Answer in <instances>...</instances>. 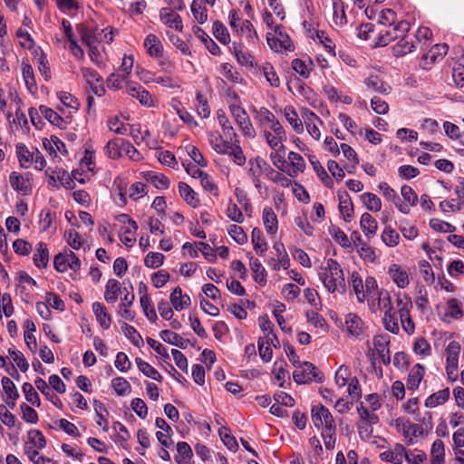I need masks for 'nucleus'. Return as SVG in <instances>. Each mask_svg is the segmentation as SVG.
<instances>
[{
    "instance_id": "nucleus-6",
    "label": "nucleus",
    "mask_w": 464,
    "mask_h": 464,
    "mask_svg": "<svg viewBox=\"0 0 464 464\" xmlns=\"http://www.w3.org/2000/svg\"><path fill=\"white\" fill-rule=\"evenodd\" d=\"M229 110L243 134L249 138H255L256 130L245 109L240 106L232 104L229 106Z\"/></svg>"
},
{
    "instance_id": "nucleus-23",
    "label": "nucleus",
    "mask_w": 464,
    "mask_h": 464,
    "mask_svg": "<svg viewBox=\"0 0 464 464\" xmlns=\"http://www.w3.org/2000/svg\"><path fill=\"white\" fill-rule=\"evenodd\" d=\"M144 46L150 56L160 57L163 53L162 44L155 34H150L145 38Z\"/></svg>"
},
{
    "instance_id": "nucleus-54",
    "label": "nucleus",
    "mask_w": 464,
    "mask_h": 464,
    "mask_svg": "<svg viewBox=\"0 0 464 464\" xmlns=\"http://www.w3.org/2000/svg\"><path fill=\"white\" fill-rule=\"evenodd\" d=\"M382 240L388 246H396L399 244L400 236L393 228L388 227L382 234Z\"/></svg>"
},
{
    "instance_id": "nucleus-48",
    "label": "nucleus",
    "mask_w": 464,
    "mask_h": 464,
    "mask_svg": "<svg viewBox=\"0 0 464 464\" xmlns=\"http://www.w3.org/2000/svg\"><path fill=\"white\" fill-rule=\"evenodd\" d=\"M288 160L295 169L293 172H289V176L295 177L298 171H304L305 168V162L300 154L291 151L288 154Z\"/></svg>"
},
{
    "instance_id": "nucleus-8",
    "label": "nucleus",
    "mask_w": 464,
    "mask_h": 464,
    "mask_svg": "<svg viewBox=\"0 0 464 464\" xmlns=\"http://www.w3.org/2000/svg\"><path fill=\"white\" fill-rule=\"evenodd\" d=\"M363 322L355 314H348L345 319V326L347 333L355 338L361 339L363 336L364 328Z\"/></svg>"
},
{
    "instance_id": "nucleus-29",
    "label": "nucleus",
    "mask_w": 464,
    "mask_h": 464,
    "mask_svg": "<svg viewBox=\"0 0 464 464\" xmlns=\"http://www.w3.org/2000/svg\"><path fill=\"white\" fill-rule=\"evenodd\" d=\"M178 455L175 456V460L178 464H188L193 452L190 446L184 441H179L177 444Z\"/></svg>"
},
{
    "instance_id": "nucleus-63",
    "label": "nucleus",
    "mask_w": 464,
    "mask_h": 464,
    "mask_svg": "<svg viewBox=\"0 0 464 464\" xmlns=\"http://www.w3.org/2000/svg\"><path fill=\"white\" fill-rule=\"evenodd\" d=\"M24 452L34 464H46L52 461L51 459L45 458L44 456H40L38 450L33 449L32 447H26L24 449Z\"/></svg>"
},
{
    "instance_id": "nucleus-62",
    "label": "nucleus",
    "mask_w": 464,
    "mask_h": 464,
    "mask_svg": "<svg viewBox=\"0 0 464 464\" xmlns=\"http://www.w3.org/2000/svg\"><path fill=\"white\" fill-rule=\"evenodd\" d=\"M263 72L266 79V81L270 83L273 87H278L280 84L279 77L277 76L276 72H275L273 66L270 63H266L263 66Z\"/></svg>"
},
{
    "instance_id": "nucleus-21",
    "label": "nucleus",
    "mask_w": 464,
    "mask_h": 464,
    "mask_svg": "<svg viewBox=\"0 0 464 464\" xmlns=\"http://www.w3.org/2000/svg\"><path fill=\"white\" fill-rule=\"evenodd\" d=\"M263 222L266 227V230L268 234L274 235L277 231V217L273 211L272 208L266 207L263 209Z\"/></svg>"
},
{
    "instance_id": "nucleus-10",
    "label": "nucleus",
    "mask_w": 464,
    "mask_h": 464,
    "mask_svg": "<svg viewBox=\"0 0 464 464\" xmlns=\"http://www.w3.org/2000/svg\"><path fill=\"white\" fill-rule=\"evenodd\" d=\"M388 273L398 287L405 288L409 285V275L401 266L392 264L390 266Z\"/></svg>"
},
{
    "instance_id": "nucleus-32",
    "label": "nucleus",
    "mask_w": 464,
    "mask_h": 464,
    "mask_svg": "<svg viewBox=\"0 0 464 464\" xmlns=\"http://www.w3.org/2000/svg\"><path fill=\"white\" fill-rule=\"evenodd\" d=\"M136 364L139 370L147 377L151 378L159 382H162V376L160 373L152 367L150 363L143 361L141 358H136Z\"/></svg>"
},
{
    "instance_id": "nucleus-44",
    "label": "nucleus",
    "mask_w": 464,
    "mask_h": 464,
    "mask_svg": "<svg viewBox=\"0 0 464 464\" xmlns=\"http://www.w3.org/2000/svg\"><path fill=\"white\" fill-rule=\"evenodd\" d=\"M121 330L125 336L137 347H140L143 343L141 335L138 331L127 323L121 324Z\"/></svg>"
},
{
    "instance_id": "nucleus-40",
    "label": "nucleus",
    "mask_w": 464,
    "mask_h": 464,
    "mask_svg": "<svg viewBox=\"0 0 464 464\" xmlns=\"http://www.w3.org/2000/svg\"><path fill=\"white\" fill-rule=\"evenodd\" d=\"M366 208L370 211L378 212L382 208L381 199L373 193L366 192L361 196Z\"/></svg>"
},
{
    "instance_id": "nucleus-51",
    "label": "nucleus",
    "mask_w": 464,
    "mask_h": 464,
    "mask_svg": "<svg viewBox=\"0 0 464 464\" xmlns=\"http://www.w3.org/2000/svg\"><path fill=\"white\" fill-rule=\"evenodd\" d=\"M249 172L255 177V181L258 182L257 176H259L262 171H265L267 162L262 158L256 157L249 160Z\"/></svg>"
},
{
    "instance_id": "nucleus-33",
    "label": "nucleus",
    "mask_w": 464,
    "mask_h": 464,
    "mask_svg": "<svg viewBox=\"0 0 464 464\" xmlns=\"http://www.w3.org/2000/svg\"><path fill=\"white\" fill-rule=\"evenodd\" d=\"M49 262V251L47 246L40 242L34 256V263L37 267H46Z\"/></svg>"
},
{
    "instance_id": "nucleus-26",
    "label": "nucleus",
    "mask_w": 464,
    "mask_h": 464,
    "mask_svg": "<svg viewBox=\"0 0 464 464\" xmlns=\"http://www.w3.org/2000/svg\"><path fill=\"white\" fill-rule=\"evenodd\" d=\"M343 198L341 193H338L339 197V210L346 222H350L353 214V205L349 198V195L344 191Z\"/></svg>"
},
{
    "instance_id": "nucleus-9",
    "label": "nucleus",
    "mask_w": 464,
    "mask_h": 464,
    "mask_svg": "<svg viewBox=\"0 0 464 464\" xmlns=\"http://www.w3.org/2000/svg\"><path fill=\"white\" fill-rule=\"evenodd\" d=\"M364 84L368 91L376 92L382 94H389L392 91V87L382 81L378 75H370L364 80Z\"/></svg>"
},
{
    "instance_id": "nucleus-39",
    "label": "nucleus",
    "mask_w": 464,
    "mask_h": 464,
    "mask_svg": "<svg viewBox=\"0 0 464 464\" xmlns=\"http://www.w3.org/2000/svg\"><path fill=\"white\" fill-rule=\"evenodd\" d=\"M264 136L268 145L276 151L285 150L283 141L286 140V135H276L268 130H264Z\"/></svg>"
},
{
    "instance_id": "nucleus-15",
    "label": "nucleus",
    "mask_w": 464,
    "mask_h": 464,
    "mask_svg": "<svg viewBox=\"0 0 464 464\" xmlns=\"http://www.w3.org/2000/svg\"><path fill=\"white\" fill-rule=\"evenodd\" d=\"M360 227L363 234L371 238L375 236L378 228L377 221L369 213H363L361 217Z\"/></svg>"
},
{
    "instance_id": "nucleus-25",
    "label": "nucleus",
    "mask_w": 464,
    "mask_h": 464,
    "mask_svg": "<svg viewBox=\"0 0 464 464\" xmlns=\"http://www.w3.org/2000/svg\"><path fill=\"white\" fill-rule=\"evenodd\" d=\"M146 181L153 184L159 189H167L169 186V179L161 173L155 171H148L144 173Z\"/></svg>"
},
{
    "instance_id": "nucleus-18",
    "label": "nucleus",
    "mask_w": 464,
    "mask_h": 464,
    "mask_svg": "<svg viewBox=\"0 0 464 464\" xmlns=\"http://www.w3.org/2000/svg\"><path fill=\"white\" fill-rule=\"evenodd\" d=\"M208 141L212 149L219 154H227L230 148V142L224 140L222 136L217 131L208 134Z\"/></svg>"
},
{
    "instance_id": "nucleus-12",
    "label": "nucleus",
    "mask_w": 464,
    "mask_h": 464,
    "mask_svg": "<svg viewBox=\"0 0 464 464\" xmlns=\"http://www.w3.org/2000/svg\"><path fill=\"white\" fill-rule=\"evenodd\" d=\"M76 30L81 35V39L83 44L89 47L98 41L97 28L89 27L87 24L82 23L76 25Z\"/></svg>"
},
{
    "instance_id": "nucleus-64",
    "label": "nucleus",
    "mask_w": 464,
    "mask_h": 464,
    "mask_svg": "<svg viewBox=\"0 0 464 464\" xmlns=\"http://www.w3.org/2000/svg\"><path fill=\"white\" fill-rule=\"evenodd\" d=\"M452 78L457 87L464 86V64L456 63L452 69Z\"/></svg>"
},
{
    "instance_id": "nucleus-41",
    "label": "nucleus",
    "mask_w": 464,
    "mask_h": 464,
    "mask_svg": "<svg viewBox=\"0 0 464 464\" xmlns=\"http://www.w3.org/2000/svg\"><path fill=\"white\" fill-rule=\"evenodd\" d=\"M217 117L218 123L221 126L227 138H229L230 140L236 138L237 133L235 132L234 128L230 125L229 120L226 116L225 112L222 110H218L217 112Z\"/></svg>"
},
{
    "instance_id": "nucleus-37",
    "label": "nucleus",
    "mask_w": 464,
    "mask_h": 464,
    "mask_svg": "<svg viewBox=\"0 0 464 464\" xmlns=\"http://www.w3.org/2000/svg\"><path fill=\"white\" fill-rule=\"evenodd\" d=\"M444 443L440 440H436L431 447L430 462L431 464H442L444 462Z\"/></svg>"
},
{
    "instance_id": "nucleus-2",
    "label": "nucleus",
    "mask_w": 464,
    "mask_h": 464,
    "mask_svg": "<svg viewBox=\"0 0 464 464\" xmlns=\"http://www.w3.org/2000/svg\"><path fill=\"white\" fill-rule=\"evenodd\" d=\"M410 28V23L405 20H401L392 26H387L380 32L375 42V47L388 45L391 42L405 35Z\"/></svg>"
},
{
    "instance_id": "nucleus-27",
    "label": "nucleus",
    "mask_w": 464,
    "mask_h": 464,
    "mask_svg": "<svg viewBox=\"0 0 464 464\" xmlns=\"http://www.w3.org/2000/svg\"><path fill=\"white\" fill-rule=\"evenodd\" d=\"M121 292L120 282L116 279H109L105 285L104 299L108 303H115Z\"/></svg>"
},
{
    "instance_id": "nucleus-52",
    "label": "nucleus",
    "mask_w": 464,
    "mask_h": 464,
    "mask_svg": "<svg viewBox=\"0 0 464 464\" xmlns=\"http://www.w3.org/2000/svg\"><path fill=\"white\" fill-rule=\"evenodd\" d=\"M334 22L336 25L346 24L347 19L343 9V3L340 0L334 1Z\"/></svg>"
},
{
    "instance_id": "nucleus-11",
    "label": "nucleus",
    "mask_w": 464,
    "mask_h": 464,
    "mask_svg": "<svg viewBox=\"0 0 464 464\" xmlns=\"http://www.w3.org/2000/svg\"><path fill=\"white\" fill-rule=\"evenodd\" d=\"M160 19L170 28H175L177 31H182L181 17L171 9L164 7L160 9Z\"/></svg>"
},
{
    "instance_id": "nucleus-45",
    "label": "nucleus",
    "mask_w": 464,
    "mask_h": 464,
    "mask_svg": "<svg viewBox=\"0 0 464 464\" xmlns=\"http://www.w3.org/2000/svg\"><path fill=\"white\" fill-rule=\"evenodd\" d=\"M212 30L213 34L221 44H227L230 42L229 33L223 23L216 21L213 24Z\"/></svg>"
},
{
    "instance_id": "nucleus-61",
    "label": "nucleus",
    "mask_w": 464,
    "mask_h": 464,
    "mask_svg": "<svg viewBox=\"0 0 464 464\" xmlns=\"http://www.w3.org/2000/svg\"><path fill=\"white\" fill-rule=\"evenodd\" d=\"M229 150H231L227 153L232 157L233 161L238 166H243L246 163V157L241 147L234 142L233 145L230 143Z\"/></svg>"
},
{
    "instance_id": "nucleus-53",
    "label": "nucleus",
    "mask_w": 464,
    "mask_h": 464,
    "mask_svg": "<svg viewBox=\"0 0 464 464\" xmlns=\"http://www.w3.org/2000/svg\"><path fill=\"white\" fill-rule=\"evenodd\" d=\"M352 283H353V291L357 296L358 301L363 302L366 295L364 292V285H363L362 280L359 276L358 273L353 272L352 274Z\"/></svg>"
},
{
    "instance_id": "nucleus-17",
    "label": "nucleus",
    "mask_w": 464,
    "mask_h": 464,
    "mask_svg": "<svg viewBox=\"0 0 464 464\" xmlns=\"http://www.w3.org/2000/svg\"><path fill=\"white\" fill-rule=\"evenodd\" d=\"M39 112L53 125L62 130L66 128V121L53 109L45 105H40Z\"/></svg>"
},
{
    "instance_id": "nucleus-14",
    "label": "nucleus",
    "mask_w": 464,
    "mask_h": 464,
    "mask_svg": "<svg viewBox=\"0 0 464 464\" xmlns=\"http://www.w3.org/2000/svg\"><path fill=\"white\" fill-rule=\"evenodd\" d=\"M9 181L11 187L23 195H29L31 193L32 188L29 181L25 180L24 177L17 172L14 171L10 174Z\"/></svg>"
},
{
    "instance_id": "nucleus-16",
    "label": "nucleus",
    "mask_w": 464,
    "mask_h": 464,
    "mask_svg": "<svg viewBox=\"0 0 464 464\" xmlns=\"http://www.w3.org/2000/svg\"><path fill=\"white\" fill-rule=\"evenodd\" d=\"M424 372H425V368L422 364H420V363L415 364L411 368V370L409 373V376L407 379V388L409 390L417 389L423 378Z\"/></svg>"
},
{
    "instance_id": "nucleus-56",
    "label": "nucleus",
    "mask_w": 464,
    "mask_h": 464,
    "mask_svg": "<svg viewBox=\"0 0 464 464\" xmlns=\"http://www.w3.org/2000/svg\"><path fill=\"white\" fill-rule=\"evenodd\" d=\"M3 390L7 395V398L12 401H16L19 398L18 391L14 383L8 377L2 378Z\"/></svg>"
},
{
    "instance_id": "nucleus-38",
    "label": "nucleus",
    "mask_w": 464,
    "mask_h": 464,
    "mask_svg": "<svg viewBox=\"0 0 464 464\" xmlns=\"http://www.w3.org/2000/svg\"><path fill=\"white\" fill-rule=\"evenodd\" d=\"M122 139L116 138L107 142L104 151L111 159H118L121 157Z\"/></svg>"
},
{
    "instance_id": "nucleus-55",
    "label": "nucleus",
    "mask_w": 464,
    "mask_h": 464,
    "mask_svg": "<svg viewBox=\"0 0 464 464\" xmlns=\"http://www.w3.org/2000/svg\"><path fill=\"white\" fill-rule=\"evenodd\" d=\"M229 236L238 244L244 245L247 241V236L243 228L237 225H230L227 228Z\"/></svg>"
},
{
    "instance_id": "nucleus-30",
    "label": "nucleus",
    "mask_w": 464,
    "mask_h": 464,
    "mask_svg": "<svg viewBox=\"0 0 464 464\" xmlns=\"http://www.w3.org/2000/svg\"><path fill=\"white\" fill-rule=\"evenodd\" d=\"M309 161L311 165L313 166L314 170L316 172L317 176L320 178L322 182L328 188H333L334 182L330 176L327 174L326 170L324 169V167L321 165L319 160L316 159L315 156H310Z\"/></svg>"
},
{
    "instance_id": "nucleus-3",
    "label": "nucleus",
    "mask_w": 464,
    "mask_h": 464,
    "mask_svg": "<svg viewBox=\"0 0 464 464\" xmlns=\"http://www.w3.org/2000/svg\"><path fill=\"white\" fill-rule=\"evenodd\" d=\"M460 344L456 342L452 341L450 342L447 348V358H446V372L448 375L449 380L451 382H454L458 379V362H459V355L460 353Z\"/></svg>"
},
{
    "instance_id": "nucleus-59",
    "label": "nucleus",
    "mask_w": 464,
    "mask_h": 464,
    "mask_svg": "<svg viewBox=\"0 0 464 464\" xmlns=\"http://www.w3.org/2000/svg\"><path fill=\"white\" fill-rule=\"evenodd\" d=\"M392 308L390 307L389 311H386L384 314V326L385 329L392 334L399 333V324L397 319L393 314L391 313Z\"/></svg>"
},
{
    "instance_id": "nucleus-19",
    "label": "nucleus",
    "mask_w": 464,
    "mask_h": 464,
    "mask_svg": "<svg viewBox=\"0 0 464 464\" xmlns=\"http://www.w3.org/2000/svg\"><path fill=\"white\" fill-rule=\"evenodd\" d=\"M92 312L97 321L103 329H109L111 324V318L106 311V307L100 302L92 304Z\"/></svg>"
},
{
    "instance_id": "nucleus-49",
    "label": "nucleus",
    "mask_w": 464,
    "mask_h": 464,
    "mask_svg": "<svg viewBox=\"0 0 464 464\" xmlns=\"http://www.w3.org/2000/svg\"><path fill=\"white\" fill-rule=\"evenodd\" d=\"M111 386L118 396H123L130 392L131 386L123 377H116L111 381Z\"/></svg>"
},
{
    "instance_id": "nucleus-4",
    "label": "nucleus",
    "mask_w": 464,
    "mask_h": 464,
    "mask_svg": "<svg viewBox=\"0 0 464 464\" xmlns=\"http://www.w3.org/2000/svg\"><path fill=\"white\" fill-rule=\"evenodd\" d=\"M311 418L315 428L324 430H331L335 428V422L333 415L327 408L322 404L314 405L311 409Z\"/></svg>"
},
{
    "instance_id": "nucleus-35",
    "label": "nucleus",
    "mask_w": 464,
    "mask_h": 464,
    "mask_svg": "<svg viewBox=\"0 0 464 464\" xmlns=\"http://www.w3.org/2000/svg\"><path fill=\"white\" fill-rule=\"evenodd\" d=\"M16 153L21 167L28 168L29 164L34 160L33 150L30 151L24 144L19 143L16 145Z\"/></svg>"
},
{
    "instance_id": "nucleus-42",
    "label": "nucleus",
    "mask_w": 464,
    "mask_h": 464,
    "mask_svg": "<svg viewBox=\"0 0 464 464\" xmlns=\"http://www.w3.org/2000/svg\"><path fill=\"white\" fill-rule=\"evenodd\" d=\"M285 116L295 132L301 133L303 131L304 128L302 121L299 119L298 114L294 108L286 107L285 109Z\"/></svg>"
},
{
    "instance_id": "nucleus-7",
    "label": "nucleus",
    "mask_w": 464,
    "mask_h": 464,
    "mask_svg": "<svg viewBox=\"0 0 464 464\" xmlns=\"http://www.w3.org/2000/svg\"><path fill=\"white\" fill-rule=\"evenodd\" d=\"M389 343L390 337L386 334H379L373 338V346L385 365L391 362Z\"/></svg>"
},
{
    "instance_id": "nucleus-36",
    "label": "nucleus",
    "mask_w": 464,
    "mask_h": 464,
    "mask_svg": "<svg viewBox=\"0 0 464 464\" xmlns=\"http://www.w3.org/2000/svg\"><path fill=\"white\" fill-rule=\"evenodd\" d=\"M251 237L253 246L256 252L261 256L264 255L265 252L267 250V245L266 242H265L264 240L262 231L258 227L253 228Z\"/></svg>"
},
{
    "instance_id": "nucleus-20",
    "label": "nucleus",
    "mask_w": 464,
    "mask_h": 464,
    "mask_svg": "<svg viewBox=\"0 0 464 464\" xmlns=\"http://www.w3.org/2000/svg\"><path fill=\"white\" fill-rule=\"evenodd\" d=\"M414 49V43L411 40H409L407 36L403 35L392 47V53L396 57H402L408 53H412Z\"/></svg>"
},
{
    "instance_id": "nucleus-60",
    "label": "nucleus",
    "mask_w": 464,
    "mask_h": 464,
    "mask_svg": "<svg viewBox=\"0 0 464 464\" xmlns=\"http://www.w3.org/2000/svg\"><path fill=\"white\" fill-rule=\"evenodd\" d=\"M396 20H397L396 13L392 9H385V10L381 11V13L379 14L378 22L381 24L392 26V25L397 24Z\"/></svg>"
},
{
    "instance_id": "nucleus-46",
    "label": "nucleus",
    "mask_w": 464,
    "mask_h": 464,
    "mask_svg": "<svg viewBox=\"0 0 464 464\" xmlns=\"http://www.w3.org/2000/svg\"><path fill=\"white\" fill-rule=\"evenodd\" d=\"M23 392L24 393L27 401L36 407H40L41 400L34 386L29 382H24L22 386Z\"/></svg>"
},
{
    "instance_id": "nucleus-24",
    "label": "nucleus",
    "mask_w": 464,
    "mask_h": 464,
    "mask_svg": "<svg viewBox=\"0 0 464 464\" xmlns=\"http://www.w3.org/2000/svg\"><path fill=\"white\" fill-rule=\"evenodd\" d=\"M447 44H435L427 53L422 56V60L426 63V64L434 63L438 58L440 60L444 57V55L448 52Z\"/></svg>"
},
{
    "instance_id": "nucleus-47",
    "label": "nucleus",
    "mask_w": 464,
    "mask_h": 464,
    "mask_svg": "<svg viewBox=\"0 0 464 464\" xmlns=\"http://www.w3.org/2000/svg\"><path fill=\"white\" fill-rule=\"evenodd\" d=\"M197 112L201 118H208L210 115V107L207 98L201 92H197Z\"/></svg>"
},
{
    "instance_id": "nucleus-50",
    "label": "nucleus",
    "mask_w": 464,
    "mask_h": 464,
    "mask_svg": "<svg viewBox=\"0 0 464 464\" xmlns=\"http://www.w3.org/2000/svg\"><path fill=\"white\" fill-rule=\"evenodd\" d=\"M329 234L333 238L342 246L346 247L350 246L349 238L346 234L337 226L332 225L329 227Z\"/></svg>"
},
{
    "instance_id": "nucleus-13",
    "label": "nucleus",
    "mask_w": 464,
    "mask_h": 464,
    "mask_svg": "<svg viewBox=\"0 0 464 464\" xmlns=\"http://www.w3.org/2000/svg\"><path fill=\"white\" fill-rule=\"evenodd\" d=\"M160 337L167 343L175 345L180 349H186L189 343L188 339H184L179 334L170 330H162L160 333Z\"/></svg>"
},
{
    "instance_id": "nucleus-5",
    "label": "nucleus",
    "mask_w": 464,
    "mask_h": 464,
    "mask_svg": "<svg viewBox=\"0 0 464 464\" xmlns=\"http://www.w3.org/2000/svg\"><path fill=\"white\" fill-rule=\"evenodd\" d=\"M302 366H304L302 371H295L293 373V379L297 384H304L313 381L317 382H324V375L312 362H304Z\"/></svg>"
},
{
    "instance_id": "nucleus-58",
    "label": "nucleus",
    "mask_w": 464,
    "mask_h": 464,
    "mask_svg": "<svg viewBox=\"0 0 464 464\" xmlns=\"http://www.w3.org/2000/svg\"><path fill=\"white\" fill-rule=\"evenodd\" d=\"M223 430H227V428L221 427L218 430V434L221 438V440L225 444V446L231 451H237L238 449V444L237 442L236 438L230 433L223 434Z\"/></svg>"
},
{
    "instance_id": "nucleus-31",
    "label": "nucleus",
    "mask_w": 464,
    "mask_h": 464,
    "mask_svg": "<svg viewBox=\"0 0 464 464\" xmlns=\"http://www.w3.org/2000/svg\"><path fill=\"white\" fill-rule=\"evenodd\" d=\"M450 398V389L446 388L430 395L425 401V406L428 408H434L441 405Z\"/></svg>"
},
{
    "instance_id": "nucleus-57",
    "label": "nucleus",
    "mask_w": 464,
    "mask_h": 464,
    "mask_svg": "<svg viewBox=\"0 0 464 464\" xmlns=\"http://www.w3.org/2000/svg\"><path fill=\"white\" fill-rule=\"evenodd\" d=\"M164 258L165 256L161 253L150 252L144 259V265L147 267L157 268L163 264Z\"/></svg>"
},
{
    "instance_id": "nucleus-22",
    "label": "nucleus",
    "mask_w": 464,
    "mask_h": 464,
    "mask_svg": "<svg viewBox=\"0 0 464 464\" xmlns=\"http://www.w3.org/2000/svg\"><path fill=\"white\" fill-rule=\"evenodd\" d=\"M249 266L254 280L259 285H266L267 274L262 263L257 258L251 256Z\"/></svg>"
},
{
    "instance_id": "nucleus-28",
    "label": "nucleus",
    "mask_w": 464,
    "mask_h": 464,
    "mask_svg": "<svg viewBox=\"0 0 464 464\" xmlns=\"http://www.w3.org/2000/svg\"><path fill=\"white\" fill-rule=\"evenodd\" d=\"M179 191L180 197L192 208H197L199 204L198 198L196 197L195 191L185 182L179 183Z\"/></svg>"
},
{
    "instance_id": "nucleus-43",
    "label": "nucleus",
    "mask_w": 464,
    "mask_h": 464,
    "mask_svg": "<svg viewBox=\"0 0 464 464\" xmlns=\"http://www.w3.org/2000/svg\"><path fill=\"white\" fill-rule=\"evenodd\" d=\"M252 111L256 114L255 119L261 126L269 125L274 121L276 116L266 108L262 107L259 110L253 108Z\"/></svg>"
},
{
    "instance_id": "nucleus-1",
    "label": "nucleus",
    "mask_w": 464,
    "mask_h": 464,
    "mask_svg": "<svg viewBox=\"0 0 464 464\" xmlns=\"http://www.w3.org/2000/svg\"><path fill=\"white\" fill-rule=\"evenodd\" d=\"M319 276L329 293L339 292L343 294L345 292L343 272L336 260L329 258L326 266L321 267Z\"/></svg>"
},
{
    "instance_id": "nucleus-34",
    "label": "nucleus",
    "mask_w": 464,
    "mask_h": 464,
    "mask_svg": "<svg viewBox=\"0 0 464 464\" xmlns=\"http://www.w3.org/2000/svg\"><path fill=\"white\" fill-rule=\"evenodd\" d=\"M22 74L28 91L30 92H35L37 89L36 82L34 79L33 68L29 63L24 62L22 63Z\"/></svg>"
}]
</instances>
